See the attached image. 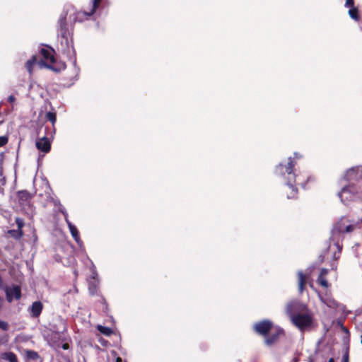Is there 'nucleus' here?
<instances>
[{
  "label": "nucleus",
  "instance_id": "nucleus-1",
  "mask_svg": "<svg viewBox=\"0 0 362 362\" xmlns=\"http://www.w3.org/2000/svg\"><path fill=\"white\" fill-rule=\"evenodd\" d=\"M286 313L291 322L300 330L310 328L313 323V313L308 306L298 300L289 302L286 307Z\"/></svg>",
  "mask_w": 362,
  "mask_h": 362
},
{
  "label": "nucleus",
  "instance_id": "nucleus-2",
  "mask_svg": "<svg viewBox=\"0 0 362 362\" xmlns=\"http://www.w3.org/2000/svg\"><path fill=\"white\" fill-rule=\"evenodd\" d=\"M295 164L291 158H288L287 165H283L280 163L276 168V173L277 175H285V173L287 174V182L286 185L288 186V189L290 190V192L287 194L288 199L295 198L297 194V189L295 187L294 184L296 183V175L293 172V168Z\"/></svg>",
  "mask_w": 362,
  "mask_h": 362
},
{
  "label": "nucleus",
  "instance_id": "nucleus-3",
  "mask_svg": "<svg viewBox=\"0 0 362 362\" xmlns=\"http://www.w3.org/2000/svg\"><path fill=\"white\" fill-rule=\"evenodd\" d=\"M341 202L348 204L351 202H354L362 199V191L355 185H348L344 187L338 193Z\"/></svg>",
  "mask_w": 362,
  "mask_h": 362
},
{
  "label": "nucleus",
  "instance_id": "nucleus-4",
  "mask_svg": "<svg viewBox=\"0 0 362 362\" xmlns=\"http://www.w3.org/2000/svg\"><path fill=\"white\" fill-rule=\"evenodd\" d=\"M356 226V223L343 216L334 224L332 233L334 235L337 233H351L355 230Z\"/></svg>",
  "mask_w": 362,
  "mask_h": 362
},
{
  "label": "nucleus",
  "instance_id": "nucleus-5",
  "mask_svg": "<svg viewBox=\"0 0 362 362\" xmlns=\"http://www.w3.org/2000/svg\"><path fill=\"white\" fill-rule=\"evenodd\" d=\"M255 329L258 334L266 336L272 330V322L267 320L259 322L255 325Z\"/></svg>",
  "mask_w": 362,
  "mask_h": 362
},
{
  "label": "nucleus",
  "instance_id": "nucleus-6",
  "mask_svg": "<svg viewBox=\"0 0 362 362\" xmlns=\"http://www.w3.org/2000/svg\"><path fill=\"white\" fill-rule=\"evenodd\" d=\"M317 296L320 301L326 305L328 308H335L337 307V301L332 298L331 293L327 291L325 293H320L317 291Z\"/></svg>",
  "mask_w": 362,
  "mask_h": 362
},
{
  "label": "nucleus",
  "instance_id": "nucleus-7",
  "mask_svg": "<svg viewBox=\"0 0 362 362\" xmlns=\"http://www.w3.org/2000/svg\"><path fill=\"white\" fill-rule=\"evenodd\" d=\"M102 0H93L92 1V6L91 9L89 11H78L76 13V19L77 21H81L85 18H88L90 16H92L95 10L98 8L100 4L101 3Z\"/></svg>",
  "mask_w": 362,
  "mask_h": 362
},
{
  "label": "nucleus",
  "instance_id": "nucleus-8",
  "mask_svg": "<svg viewBox=\"0 0 362 362\" xmlns=\"http://www.w3.org/2000/svg\"><path fill=\"white\" fill-rule=\"evenodd\" d=\"M6 299L11 303L13 299L18 300L21 297V288L18 286H12L6 289Z\"/></svg>",
  "mask_w": 362,
  "mask_h": 362
},
{
  "label": "nucleus",
  "instance_id": "nucleus-9",
  "mask_svg": "<svg viewBox=\"0 0 362 362\" xmlns=\"http://www.w3.org/2000/svg\"><path fill=\"white\" fill-rule=\"evenodd\" d=\"M62 213L64 215V218H65V221L66 223H67L68 225V227L69 228V230H70V233L72 235V237L74 238V239L75 240V241L78 244L80 245L81 243V241L80 240V238H79V235H78V230L77 228H76V226L74 225H73L71 221L69 220L68 218V214L66 211L65 209H62L61 210Z\"/></svg>",
  "mask_w": 362,
  "mask_h": 362
},
{
  "label": "nucleus",
  "instance_id": "nucleus-10",
  "mask_svg": "<svg viewBox=\"0 0 362 362\" xmlns=\"http://www.w3.org/2000/svg\"><path fill=\"white\" fill-rule=\"evenodd\" d=\"M19 204L23 207L30 206L32 196L25 190L19 191L17 194Z\"/></svg>",
  "mask_w": 362,
  "mask_h": 362
},
{
  "label": "nucleus",
  "instance_id": "nucleus-11",
  "mask_svg": "<svg viewBox=\"0 0 362 362\" xmlns=\"http://www.w3.org/2000/svg\"><path fill=\"white\" fill-rule=\"evenodd\" d=\"M43 309V305L40 301H35L32 303L31 306L28 308V312L32 317H38Z\"/></svg>",
  "mask_w": 362,
  "mask_h": 362
},
{
  "label": "nucleus",
  "instance_id": "nucleus-12",
  "mask_svg": "<svg viewBox=\"0 0 362 362\" xmlns=\"http://www.w3.org/2000/svg\"><path fill=\"white\" fill-rule=\"evenodd\" d=\"M36 147L44 153H48L50 150V143L47 137H42L36 141Z\"/></svg>",
  "mask_w": 362,
  "mask_h": 362
},
{
  "label": "nucleus",
  "instance_id": "nucleus-13",
  "mask_svg": "<svg viewBox=\"0 0 362 362\" xmlns=\"http://www.w3.org/2000/svg\"><path fill=\"white\" fill-rule=\"evenodd\" d=\"M270 335L265 338V344L268 346L272 345L278 339L279 334L282 333L281 329H276L274 331L272 329Z\"/></svg>",
  "mask_w": 362,
  "mask_h": 362
},
{
  "label": "nucleus",
  "instance_id": "nucleus-14",
  "mask_svg": "<svg viewBox=\"0 0 362 362\" xmlns=\"http://www.w3.org/2000/svg\"><path fill=\"white\" fill-rule=\"evenodd\" d=\"M98 276V274L96 271L95 270V267H93L92 269V279L93 281H89V291L91 294H94L97 291V286H98V281L96 280V276Z\"/></svg>",
  "mask_w": 362,
  "mask_h": 362
},
{
  "label": "nucleus",
  "instance_id": "nucleus-15",
  "mask_svg": "<svg viewBox=\"0 0 362 362\" xmlns=\"http://www.w3.org/2000/svg\"><path fill=\"white\" fill-rule=\"evenodd\" d=\"M41 54L43 56L44 59L47 62H49L51 63H54L55 59L54 57V50L49 48H42L41 49Z\"/></svg>",
  "mask_w": 362,
  "mask_h": 362
},
{
  "label": "nucleus",
  "instance_id": "nucleus-16",
  "mask_svg": "<svg viewBox=\"0 0 362 362\" xmlns=\"http://www.w3.org/2000/svg\"><path fill=\"white\" fill-rule=\"evenodd\" d=\"M358 169L359 168L358 167L351 168L349 169L346 172V174L344 175V179H346L347 181L356 180L358 177L357 172H358Z\"/></svg>",
  "mask_w": 362,
  "mask_h": 362
},
{
  "label": "nucleus",
  "instance_id": "nucleus-17",
  "mask_svg": "<svg viewBox=\"0 0 362 362\" xmlns=\"http://www.w3.org/2000/svg\"><path fill=\"white\" fill-rule=\"evenodd\" d=\"M298 291L300 293H302L304 290V285L305 284V276L303 273L300 271L298 272Z\"/></svg>",
  "mask_w": 362,
  "mask_h": 362
},
{
  "label": "nucleus",
  "instance_id": "nucleus-18",
  "mask_svg": "<svg viewBox=\"0 0 362 362\" xmlns=\"http://www.w3.org/2000/svg\"><path fill=\"white\" fill-rule=\"evenodd\" d=\"M1 358L8 362H18L17 357L13 352H5L1 354Z\"/></svg>",
  "mask_w": 362,
  "mask_h": 362
},
{
  "label": "nucleus",
  "instance_id": "nucleus-19",
  "mask_svg": "<svg viewBox=\"0 0 362 362\" xmlns=\"http://www.w3.org/2000/svg\"><path fill=\"white\" fill-rule=\"evenodd\" d=\"M59 25L60 27V33L63 37H64L66 34V17L65 16H62L59 19Z\"/></svg>",
  "mask_w": 362,
  "mask_h": 362
},
{
  "label": "nucleus",
  "instance_id": "nucleus-20",
  "mask_svg": "<svg viewBox=\"0 0 362 362\" xmlns=\"http://www.w3.org/2000/svg\"><path fill=\"white\" fill-rule=\"evenodd\" d=\"M8 234H9L14 239L18 240V239H20L23 236V232L22 230H18V229H16V230H9L8 231Z\"/></svg>",
  "mask_w": 362,
  "mask_h": 362
},
{
  "label": "nucleus",
  "instance_id": "nucleus-21",
  "mask_svg": "<svg viewBox=\"0 0 362 362\" xmlns=\"http://www.w3.org/2000/svg\"><path fill=\"white\" fill-rule=\"evenodd\" d=\"M6 185V178L4 175L3 170L0 168V194H4V186Z\"/></svg>",
  "mask_w": 362,
  "mask_h": 362
},
{
  "label": "nucleus",
  "instance_id": "nucleus-22",
  "mask_svg": "<svg viewBox=\"0 0 362 362\" xmlns=\"http://www.w3.org/2000/svg\"><path fill=\"white\" fill-rule=\"evenodd\" d=\"M349 15L352 19L355 21L358 20V9L354 6L350 7V9L349 10Z\"/></svg>",
  "mask_w": 362,
  "mask_h": 362
},
{
  "label": "nucleus",
  "instance_id": "nucleus-23",
  "mask_svg": "<svg viewBox=\"0 0 362 362\" xmlns=\"http://www.w3.org/2000/svg\"><path fill=\"white\" fill-rule=\"evenodd\" d=\"M98 329L100 331V332H101L102 334H103L106 336L110 335L112 332V331L110 328H108V327H104L102 325H98Z\"/></svg>",
  "mask_w": 362,
  "mask_h": 362
},
{
  "label": "nucleus",
  "instance_id": "nucleus-24",
  "mask_svg": "<svg viewBox=\"0 0 362 362\" xmlns=\"http://www.w3.org/2000/svg\"><path fill=\"white\" fill-rule=\"evenodd\" d=\"M35 62H36V57L35 56H33L30 59H29L26 62L25 66L30 73H31L32 67H33V64L35 63Z\"/></svg>",
  "mask_w": 362,
  "mask_h": 362
},
{
  "label": "nucleus",
  "instance_id": "nucleus-25",
  "mask_svg": "<svg viewBox=\"0 0 362 362\" xmlns=\"http://www.w3.org/2000/svg\"><path fill=\"white\" fill-rule=\"evenodd\" d=\"M46 118L50 121L52 124H54L56 122V119H57V117H56V114L54 112H48L46 113Z\"/></svg>",
  "mask_w": 362,
  "mask_h": 362
},
{
  "label": "nucleus",
  "instance_id": "nucleus-26",
  "mask_svg": "<svg viewBox=\"0 0 362 362\" xmlns=\"http://www.w3.org/2000/svg\"><path fill=\"white\" fill-rule=\"evenodd\" d=\"M317 282L320 285L325 288H327L329 286V284L326 279V277L324 276H318Z\"/></svg>",
  "mask_w": 362,
  "mask_h": 362
},
{
  "label": "nucleus",
  "instance_id": "nucleus-27",
  "mask_svg": "<svg viewBox=\"0 0 362 362\" xmlns=\"http://www.w3.org/2000/svg\"><path fill=\"white\" fill-rule=\"evenodd\" d=\"M16 223L18 226V230H22V228H23L24 226V221L22 218H16Z\"/></svg>",
  "mask_w": 362,
  "mask_h": 362
},
{
  "label": "nucleus",
  "instance_id": "nucleus-28",
  "mask_svg": "<svg viewBox=\"0 0 362 362\" xmlns=\"http://www.w3.org/2000/svg\"><path fill=\"white\" fill-rule=\"evenodd\" d=\"M8 328V324L6 322L0 320V329L4 331H7Z\"/></svg>",
  "mask_w": 362,
  "mask_h": 362
},
{
  "label": "nucleus",
  "instance_id": "nucleus-29",
  "mask_svg": "<svg viewBox=\"0 0 362 362\" xmlns=\"http://www.w3.org/2000/svg\"><path fill=\"white\" fill-rule=\"evenodd\" d=\"M8 142L6 136H0V146H4Z\"/></svg>",
  "mask_w": 362,
  "mask_h": 362
},
{
  "label": "nucleus",
  "instance_id": "nucleus-30",
  "mask_svg": "<svg viewBox=\"0 0 362 362\" xmlns=\"http://www.w3.org/2000/svg\"><path fill=\"white\" fill-rule=\"evenodd\" d=\"M345 6L346 7H349V8L354 6V0H346Z\"/></svg>",
  "mask_w": 362,
  "mask_h": 362
},
{
  "label": "nucleus",
  "instance_id": "nucleus-31",
  "mask_svg": "<svg viewBox=\"0 0 362 362\" xmlns=\"http://www.w3.org/2000/svg\"><path fill=\"white\" fill-rule=\"evenodd\" d=\"M328 274V269L322 268L320 271V273L318 276H324L326 277L327 274Z\"/></svg>",
  "mask_w": 362,
  "mask_h": 362
},
{
  "label": "nucleus",
  "instance_id": "nucleus-32",
  "mask_svg": "<svg viewBox=\"0 0 362 362\" xmlns=\"http://www.w3.org/2000/svg\"><path fill=\"white\" fill-rule=\"evenodd\" d=\"M16 98L13 95H10L8 98V100L9 103H13L15 101Z\"/></svg>",
  "mask_w": 362,
  "mask_h": 362
},
{
  "label": "nucleus",
  "instance_id": "nucleus-33",
  "mask_svg": "<svg viewBox=\"0 0 362 362\" xmlns=\"http://www.w3.org/2000/svg\"><path fill=\"white\" fill-rule=\"evenodd\" d=\"M348 359H349L348 354H345L343 356V361H344V362H348Z\"/></svg>",
  "mask_w": 362,
  "mask_h": 362
},
{
  "label": "nucleus",
  "instance_id": "nucleus-34",
  "mask_svg": "<svg viewBox=\"0 0 362 362\" xmlns=\"http://www.w3.org/2000/svg\"><path fill=\"white\" fill-rule=\"evenodd\" d=\"M335 245H336V247H337V250H338L339 252H341V250L342 247H341V246L338 243H336V244H335Z\"/></svg>",
  "mask_w": 362,
  "mask_h": 362
},
{
  "label": "nucleus",
  "instance_id": "nucleus-35",
  "mask_svg": "<svg viewBox=\"0 0 362 362\" xmlns=\"http://www.w3.org/2000/svg\"><path fill=\"white\" fill-rule=\"evenodd\" d=\"M62 347L64 349H67L69 348V346L67 344H63Z\"/></svg>",
  "mask_w": 362,
  "mask_h": 362
},
{
  "label": "nucleus",
  "instance_id": "nucleus-36",
  "mask_svg": "<svg viewBox=\"0 0 362 362\" xmlns=\"http://www.w3.org/2000/svg\"><path fill=\"white\" fill-rule=\"evenodd\" d=\"M116 362H122V358L120 357H117L116 358Z\"/></svg>",
  "mask_w": 362,
  "mask_h": 362
},
{
  "label": "nucleus",
  "instance_id": "nucleus-37",
  "mask_svg": "<svg viewBox=\"0 0 362 362\" xmlns=\"http://www.w3.org/2000/svg\"><path fill=\"white\" fill-rule=\"evenodd\" d=\"M328 362H334L333 358H330Z\"/></svg>",
  "mask_w": 362,
  "mask_h": 362
}]
</instances>
